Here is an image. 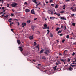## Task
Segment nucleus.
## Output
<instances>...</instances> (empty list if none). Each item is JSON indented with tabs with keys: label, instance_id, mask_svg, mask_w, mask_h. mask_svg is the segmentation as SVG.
<instances>
[{
	"label": "nucleus",
	"instance_id": "obj_27",
	"mask_svg": "<svg viewBox=\"0 0 76 76\" xmlns=\"http://www.w3.org/2000/svg\"><path fill=\"white\" fill-rule=\"evenodd\" d=\"M61 32H62V31H58V34L61 33Z\"/></svg>",
	"mask_w": 76,
	"mask_h": 76
},
{
	"label": "nucleus",
	"instance_id": "obj_29",
	"mask_svg": "<svg viewBox=\"0 0 76 76\" xmlns=\"http://www.w3.org/2000/svg\"><path fill=\"white\" fill-rule=\"evenodd\" d=\"M27 22L28 23H30L31 22V21H30V20H27Z\"/></svg>",
	"mask_w": 76,
	"mask_h": 76
},
{
	"label": "nucleus",
	"instance_id": "obj_5",
	"mask_svg": "<svg viewBox=\"0 0 76 76\" xmlns=\"http://www.w3.org/2000/svg\"><path fill=\"white\" fill-rule=\"evenodd\" d=\"M73 68L71 67H70L67 69V70H72Z\"/></svg>",
	"mask_w": 76,
	"mask_h": 76
},
{
	"label": "nucleus",
	"instance_id": "obj_13",
	"mask_svg": "<svg viewBox=\"0 0 76 76\" xmlns=\"http://www.w3.org/2000/svg\"><path fill=\"white\" fill-rule=\"evenodd\" d=\"M61 61H63V62H64V64H66V63L65 62H64V60H63V59H61Z\"/></svg>",
	"mask_w": 76,
	"mask_h": 76
},
{
	"label": "nucleus",
	"instance_id": "obj_17",
	"mask_svg": "<svg viewBox=\"0 0 76 76\" xmlns=\"http://www.w3.org/2000/svg\"><path fill=\"white\" fill-rule=\"evenodd\" d=\"M57 67V66H55V67H53V69H54V70H56L57 69H56V68Z\"/></svg>",
	"mask_w": 76,
	"mask_h": 76
},
{
	"label": "nucleus",
	"instance_id": "obj_33",
	"mask_svg": "<svg viewBox=\"0 0 76 76\" xmlns=\"http://www.w3.org/2000/svg\"><path fill=\"white\" fill-rule=\"evenodd\" d=\"M65 41V39H64L62 41V43H64V42Z\"/></svg>",
	"mask_w": 76,
	"mask_h": 76
},
{
	"label": "nucleus",
	"instance_id": "obj_10",
	"mask_svg": "<svg viewBox=\"0 0 76 76\" xmlns=\"http://www.w3.org/2000/svg\"><path fill=\"white\" fill-rule=\"evenodd\" d=\"M44 50L42 49L40 52V54H42V53H43V52H44Z\"/></svg>",
	"mask_w": 76,
	"mask_h": 76
},
{
	"label": "nucleus",
	"instance_id": "obj_4",
	"mask_svg": "<svg viewBox=\"0 0 76 76\" xmlns=\"http://www.w3.org/2000/svg\"><path fill=\"white\" fill-rule=\"evenodd\" d=\"M44 26L45 28H43V29H46V28H48V27H47V25L46 24H44Z\"/></svg>",
	"mask_w": 76,
	"mask_h": 76
},
{
	"label": "nucleus",
	"instance_id": "obj_39",
	"mask_svg": "<svg viewBox=\"0 0 76 76\" xmlns=\"http://www.w3.org/2000/svg\"><path fill=\"white\" fill-rule=\"evenodd\" d=\"M71 16H75V14H72Z\"/></svg>",
	"mask_w": 76,
	"mask_h": 76
},
{
	"label": "nucleus",
	"instance_id": "obj_24",
	"mask_svg": "<svg viewBox=\"0 0 76 76\" xmlns=\"http://www.w3.org/2000/svg\"><path fill=\"white\" fill-rule=\"evenodd\" d=\"M22 25L24 26H25L26 25V23H23L22 24Z\"/></svg>",
	"mask_w": 76,
	"mask_h": 76
},
{
	"label": "nucleus",
	"instance_id": "obj_51",
	"mask_svg": "<svg viewBox=\"0 0 76 76\" xmlns=\"http://www.w3.org/2000/svg\"><path fill=\"white\" fill-rule=\"evenodd\" d=\"M58 63H57V62L56 63V65H58Z\"/></svg>",
	"mask_w": 76,
	"mask_h": 76
},
{
	"label": "nucleus",
	"instance_id": "obj_7",
	"mask_svg": "<svg viewBox=\"0 0 76 76\" xmlns=\"http://www.w3.org/2000/svg\"><path fill=\"white\" fill-rule=\"evenodd\" d=\"M26 12H30V10L28 9H26L25 10Z\"/></svg>",
	"mask_w": 76,
	"mask_h": 76
},
{
	"label": "nucleus",
	"instance_id": "obj_8",
	"mask_svg": "<svg viewBox=\"0 0 76 76\" xmlns=\"http://www.w3.org/2000/svg\"><path fill=\"white\" fill-rule=\"evenodd\" d=\"M31 12L32 14H33L34 15L35 14V11H34V10H32L31 11Z\"/></svg>",
	"mask_w": 76,
	"mask_h": 76
},
{
	"label": "nucleus",
	"instance_id": "obj_18",
	"mask_svg": "<svg viewBox=\"0 0 76 76\" xmlns=\"http://www.w3.org/2000/svg\"><path fill=\"white\" fill-rule=\"evenodd\" d=\"M50 37H51V38H53V34L51 33H50Z\"/></svg>",
	"mask_w": 76,
	"mask_h": 76
},
{
	"label": "nucleus",
	"instance_id": "obj_52",
	"mask_svg": "<svg viewBox=\"0 0 76 76\" xmlns=\"http://www.w3.org/2000/svg\"><path fill=\"white\" fill-rule=\"evenodd\" d=\"M50 32V30H48V34Z\"/></svg>",
	"mask_w": 76,
	"mask_h": 76
},
{
	"label": "nucleus",
	"instance_id": "obj_12",
	"mask_svg": "<svg viewBox=\"0 0 76 76\" xmlns=\"http://www.w3.org/2000/svg\"><path fill=\"white\" fill-rule=\"evenodd\" d=\"M36 48H38V50H39V45H38L36 47Z\"/></svg>",
	"mask_w": 76,
	"mask_h": 76
},
{
	"label": "nucleus",
	"instance_id": "obj_31",
	"mask_svg": "<svg viewBox=\"0 0 76 76\" xmlns=\"http://www.w3.org/2000/svg\"><path fill=\"white\" fill-rule=\"evenodd\" d=\"M34 46H35V45H37V43H36V42H34Z\"/></svg>",
	"mask_w": 76,
	"mask_h": 76
},
{
	"label": "nucleus",
	"instance_id": "obj_34",
	"mask_svg": "<svg viewBox=\"0 0 76 76\" xmlns=\"http://www.w3.org/2000/svg\"><path fill=\"white\" fill-rule=\"evenodd\" d=\"M55 8L56 9L58 8V5H56V6L55 7Z\"/></svg>",
	"mask_w": 76,
	"mask_h": 76
},
{
	"label": "nucleus",
	"instance_id": "obj_54",
	"mask_svg": "<svg viewBox=\"0 0 76 76\" xmlns=\"http://www.w3.org/2000/svg\"><path fill=\"white\" fill-rule=\"evenodd\" d=\"M38 66H41V65L40 64H38Z\"/></svg>",
	"mask_w": 76,
	"mask_h": 76
},
{
	"label": "nucleus",
	"instance_id": "obj_35",
	"mask_svg": "<svg viewBox=\"0 0 76 76\" xmlns=\"http://www.w3.org/2000/svg\"><path fill=\"white\" fill-rule=\"evenodd\" d=\"M60 29V28H56V31H57L58 30H59V29Z\"/></svg>",
	"mask_w": 76,
	"mask_h": 76
},
{
	"label": "nucleus",
	"instance_id": "obj_46",
	"mask_svg": "<svg viewBox=\"0 0 76 76\" xmlns=\"http://www.w3.org/2000/svg\"><path fill=\"white\" fill-rule=\"evenodd\" d=\"M17 23H18V25H19L20 24L19 23V22H17Z\"/></svg>",
	"mask_w": 76,
	"mask_h": 76
},
{
	"label": "nucleus",
	"instance_id": "obj_26",
	"mask_svg": "<svg viewBox=\"0 0 76 76\" xmlns=\"http://www.w3.org/2000/svg\"><path fill=\"white\" fill-rule=\"evenodd\" d=\"M57 62H58V64H61V63L60 61H58V60H57Z\"/></svg>",
	"mask_w": 76,
	"mask_h": 76
},
{
	"label": "nucleus",
	"instance_id": "obj_42",
	"mask_svg": "<svg viewBox=\"0 0 76 76\" xmlns=\"http://www.w3.org/2000/svg\"><path fill=\"white\" fill-rule=\"evenodd\" d=\"M75 53L73 52V54H72V55L74 56V55H75Z\"/></svg>",
	"mask_w": 76,
	"mask_h": 76
},
{
	"label": "nucleus",
	"instance_id": "obj_37",
	"mask_svg": "<svg viewBox=\"0 0 76 76\" xmlns=\"http://www.w3.org/2000/svg\"><path fill=\"white\" fill-rule=\"evenodd\" d=\"M7 7H9V4H7Z\"/></svg>",
	"mask_w": 76,
	"mask_h": 76
},
{
	"label": "nucleus",
	"instance_id": "obj_3",
	"mask_svg": "<svg viewBox=\"0 0 76 76\" xmlns=\"http://www.w3.org/2000/svg\"><path fill=\"white\" fill-rule=\"evenodd\" d=\"M54 14L57 15V16H60L61 15L60 13H57L56 12H55L54 13Z\"/></svg>",
	"mask_w": 76,
	"mask_h": 76
},
{
	"label": "nucleus",
	"instance_id": "obj_59",
	"mask_svg": "<svg viewBox=\"0 0 76 76\" xmlns=\"http://www.w3.org/2000/svg\"><path fill=\"white\" fill-rule=\"evenodd\" d=\"M66 1H69L70 0H66Z\"/></svg>",
	"mask_w": 76,
	"mask_h": 76
},
{
	"label": "nucleus",
	"instance_id": "obj_25",
	"mask_svg": "<svg viewBox=\"0 0 76 76\" xmlns=\"http://www.w3.org/2000/svg\"><path fill=\"white\" fill-rule=\"evenodd\" d=\"M42 59H43V60H46V58H45V57H42Z\"/></svg>",
	"mask_w": 76,
	"mask_h": 76
},
{
	"label": "nucleus",
	"instance_id": "obj_61",
	"mask_svg": "<svg viewBox=\"0 0 76 76\" xmlns=\"http://www.w3.org/2000/svg\"><path fill=\"white\" fill-rule=\"evenodd\" d=\"M46 72H47V70H46L45 71V73H46Z\"/></svg>",
	"mask_w": 76,
	"mask_h": 76
},
{
	"label": "nucleus",
	"instance_id": "obj_38",
	"mask_svg": "<svg viewBox=\"0 0 76 76\" xmlns=\"http://www.w3.org/2000/svg\"><path fill=\"white\" fill-rule=\"evenodd\" d=\"M11 16H13L14 15V14L12 13L11 14Z\"/></svg>",
	"mask_w": 76,
	"mask_h": 76
},
{
	"label": "nucleus",
	"instance_id": "obj_40",
	"mask_svg": "<svg viewBox=\"0 0 76 76\" xmlns=\"http://www.w3.org/2000/svg\"><path fill=\"white\" fill-rule=\"evenodd\" d=\"M74 10V11L75 10L76 12V7H75Z\"/></svg>",
	"mask_w": 76,
	"mask_h": 76
},
{
	"label": "nucleus",
	"instance_id": "obj_15",
	"mask_svg": "<svg viewBox=\"0 0 76 76\" xmlns=\"http://www.w3.org/2000/svg\"><path fill=\"white\" fill-rule=\"evenodd\" d=\"M33 1L35 3V4H37V3H38V2H37V1L36 0H33Z\"/></svg>",
	"mask_w": 76,
	"mask_h": 76
},
{
	"label": "nucleus",
	"instance_id": "obj_2",
	"mask_svg": "<svg viewBox=\"0 0 76 76\" xmlns=\"http://www.w3.org/2000/svg\"><path fill=\"white\" fill-rule=\"evenodd\" d=\"M60 19H61L66 20V18L65 17H60Z\"/></svg>",
	"mask_w": 76,
	"mask_h": 76
},
{
	"label": "nucleus",
	"instance_id": "obj_53",
	"mask_svg": "<svg viewBox=\"0 0 76 76\" xmlns=\"http://www.w3.org/2000/svg\"><path fill=\"white\" fill-rule=\"evenodd\" d=\"M60 36H63V34H60Z\"/></svg>",
	"mask_w": 76,
	"mask_h": 76
},
{
	"label": "nucleus",
	"instance_id": "obj_28",
	"mask_svg": "<svg viewBox=\"0 0 76 76\" xmlns=\"http://www.w3.org/2000/svg\"><path fill=\"white\" fill-rule=\"evenodd\" d=\"M70 60H71V59H70V58H68V61H67L68 62H69V61H70Z\"/></svg>",
	"mask_w": 76,
	"mask_h": 76
},
{
	"label": "nucleus",
	"instance_id": "obj_44",
	"mask_svg": "<svg viewBox=\"0 0 76 76\" xmlns=\"http://www.w3.org/2000/svg\"><path fill=\"white\" fill-rule=\"evenodd\" d=\"M9 26H10V27H11V26H12V24L10 23V25H9Z\"/></svg>",
	"mask_w": 76,
	"mask_h": 76
},
{
	"label": "nucleus",
	"instance_id": "obj_23",
	"mask_svg": "<svg viewBox=\"0 0 76 76\" xmlns=\"http://www.w3.org/2000/svg\"><path fill=\"white\" fill-rule=\"evenodd\" d=\"M50 13H50L51 15H53V11H50Z\"/></svg>",
	"mask_w": 76,
	"mask_h": 76
},
{
	"label": "nucleus",
	"instance_id": "obj_41",
	"mask_svg": "<svg viewBox=\"0 0 76 76\" xmlns=\"http://www.w3.org/2000/svg\"><path fill=\"white\" fill-rule=\"evenodd\" d=\"M72 25H73V26H75V23H73Z\"/></svg>",
	"mask_w": 76,
	"mask_h": 76
},
{
	"label": "nucleus",
	"instance_id": "obj_63",
	"mask_svg": "<svg viewBox=\"0 0 76 76\" xmlns=\"http://www.w3.org/2000/svg\"><path fill=\"white\" fill-rule=\"evenodd\" d=\"M10 20H12V18H10L9 19Z\"/></svg>",
	"mask_w": 76,
	"mask_h": 76
},
{
	"label": "nucleus",
	"instance_id": "obj_57",
	"mask_svg": "<svg viewBox=\"0 0 76 76\" xmlns=\"http://www.w3.org/2000/svg\"><path fill=\"white\" fill-rule=\"evenodd\" d=\"M51 6H54V4H52Z\"/></svg>",
	"mask_w": 76,
	"mask_h": 76
},
{
	"label": "nucleus",
	"instance_id": "obj_20",
	"mask_svg": "<svg viewBox=\"0 0 76 76\" xmlns=\"http://www.w3.org/2000/svg\"><path fill=\"white\" fill-rule=\"evenodd\" d=\"M28 53H25L24 54L25 56H28Z\"/></svg>",
	"mask_w": 76,
	"mask_h": 76
},
{
	"label": "nucleus",
	"instance_id": "obj_36",
	"mask_svg": "<svg viewBox=\"0 0 76 76\" xmlns=\"http://www.w3.org/2000/svg\"><path fill=\"white\" fill-rule=\"evenodd\" d=\"M53 0H50V3H52V2H53Z\"/></svg>",
	"mask_w": 76,
	"mask_h": 76
},
{
	"label": "nucleus",
	"instance_id": "obj_58",
	"mask_svg": "<svg viewBox=\"0 0 76 76\" xmlns=\"http://www.w3.org/2000/svg\"><path fill=\"white\" fill-rule=\"evenodd\" d=\"M33 61H34V62H35V61H35V60H33Z\"/></svg>",
	"mask_w": 76,
	"mask_h": 76
},
{
	"label": "nucleus",
	"instance_id": "obj_6",
	"mask_svg": "<svg viewBox=\"0 0 76 76\" xmlns=\"http://www.w3.org/2000/svg\"><path fill=\"white\" fill-rule=\"evenodd\" d=\"M70 10H72V11L73 12L75 11V10H74V9H73V7H70Z\"/></svg>",
	"mask_w": 76,
	"mask_h": 76
},
{
	"label": "nucleus",
	"instance_id": "obj_48",
	"mask_svg": "<svg viewBox=\"0 0 76 76\" xmlns=\"http://www.w3.org/2000/svg\"><path fill=\"white\" fill-rule=\"evenodd\" d=\"M14 20H18V19H14Z\"/></svg>",
	"mask_w": 76,
	"mask_h": 76
},
{
	"label": "nucleus",
	"instance_id": "obj_19",
	"mask_svg": "<svg viewBox=\"0 0 76 76\" xmlns=\"http://www.w3.org/2000/svg\"><path fill=\"white\" fill-rule=\"evenodd\" d=\"M39 4H41V2H39L38 4H37L36 7L38 6L39 5Z\"/></svg>",
	"mask_w": 76,
	"mask_h": 76
},
{
	"label": "nucleus",
	"instance_id": "obj_62",
	"mask_svg": "<svg viewBox=\"0 0 76 76\" xmlns=\"http://www.w3.org/2000/svg\"><path fill=\"white\" fill-rule=\"evenodd\" d=\"M63 26L61 25V27L62 28H63Z\"/></svg>",
	"mask_w": 76,
	"mask_h": 76
},
{
	"label": "nucleus",
	"instance_id": "obj_45",
	"mask_svg": "<svg viewBox=\"0 0 76 76\" xmlns=\"http://www.w3.org/2000/svg\"><path fill=\"white\" fill-rule=\"evenodd\" d=\"M11 31H12V32H13V29L12 28V29H11Z\"/></svg>",
	"mask_w": 76,
	"mask_h": 76
},
{
	"label": "nucleus",
	"instance_id": "obj_50",
	"mask_svg": "<svg viewBox=\"0 0 76 76\" xmlns=\"http://www.w3.org/2000/svg\"><path fill=\"white\" fill-rule=\"evenodd\" d=\"M37 19V18H36L34 19V20H36Z\"/></svg>",
	"mask_w": 76,
	"mask_h": 76
},
{
	"label": "nucleus",
	"instance_id": "obj_16",
	"mask_svg": "<svg viewBox=\"0 0 76 76\" xmlns=\"http://www.w3.org/2000/svg\"><path fill=\"white\" fill-rule=\"evenodd\" d=\"M50 19H52V20H54L55 19V17H50Z\"/></svg>",
	"mask_w": 76,
	"mask_h": 76
},
{
	"label": "nucleus",
	"instance_id": "obj_21",
	"mask_svg": "<svg viewBox=\"0 0 76 76\" xmlns=\"http://www.w3.org/2000/svg\"><path fill=\"white\" fill-rule=\"evenodd\" d=\"M8 16H9V15H7L6 16H4V18H7V19H8Z\"/></svg>",
	"mask_w": 76,
	"mask_h": 76
},
{
	"label": "nucleus",
	"instance_id": "obj_49",
	"mask_svg": "<svg viewBox=\"0 0 76 76\" xmlns=\"http://www.w3.org/2000/svg\"><path fill=\"white\" fill-rule=\"evenodd\" d=\"M24 4H26V5L27 4V2H25L24 3Z\"/></svg>",
	"mask_w": 76,
	"mask_h": 76
},
{
	"label": "nucleus",
	"instance_id": "obj_56",
	"mask_svg": "<svg viewBox=\"0 0 76 76\" xmlns=\"http://www.w3.org/2000/svg\"><path fill=\"white\" fill-rule=\"evenodd\" d=\"M3 13V12H2L1 13L0 15H1L2 13Z\"/></svg>",
	"mask_w": 76,
	"mask_h": 76
},
{
	"label": "nucleus",
	"instance_id": "obj_9",
	"mask_svg": "<svg viewBox=\"0 0 76 76\" xmlns=\"http://www.w3.org/2000/svg\"><path fill=\"white\" fill-rule=\"evenodd\" d=\"M19 48L21 52L23 51V49H22V47H19Z\"/></svg>",
	"mask_w": 76,
	"mask_h": 76
},
{
	"label": "nucleus",
	"instance_id": "obj_11",
	"mask_svg": "<svg viewBox=\"0 0 76 76\" xmlns=\"http://www.w3.org/2000/svg\"><path fill=\"white\" fill-rule=\"evenodd\" d=\"M33 38H34V37H33L32 36H31L29 37V39H30V40H31V39H33Z\"/></svg>",
	"mask_w": 76,
	"mask_h": 76
},
{
	"label": "nucleus",
	"instance_id": "obj_30",
	"mask_svg": "<svg viewBox=\"0 0 76 76\" xmlns=\"http://www.w3.org/2000/svg\"><path fill=\"white\" fill-rule=\"evenodd\" d=\"M66 37V38L68 39L69 38V35H67Z\"/></svg>",
	"mask_w": 76,
	"mask_h": 76
},
{
	"label": "nucleus",
	"instance_id": "obj_22",
	"mask_svg": "<svg viewBox=\"0 0 76 76\" xmlns=\"http://www.w3.org/2000/svg\"><path fill=\"white\" fill-rule=\"evenodd\" d=\"M31 28H32V29H33V31H34V28H35V26H32L31 27Z\"/></svg>",
	"mask_w": 76,
	"mask_h": 76
},
{
	"label": "nucleus",
	"instance_id": "obj_55",
	"mask_svg": "<svg viewBox=\"0 0 76 76\" xmlns=\"http://www.w3.org/2000/svg\"><path fill=\"white\" fill-rule=\"evenodd\" d=\"M59 55L60 56H62V54L61 53H59Z\"/></svg>",
	"mask_w": 76,
	"mask_h": 76
},
{
	"label": "nucleus",
	"instance_id": "obj_60",
	"mask_svg": "<svg viewBox=\"0 0 76 76\" xmlns=\"http://www.w3.org/2000/svg\"><path fill=\"white\" fill-rule=\"evenodd\" d=\"M37 32H38V34H39L40 33V32H39V31H38Z\"/></svg>",
	"mask_w": 76,
	"mask_h": 76
},
{
	"label": "nucleus",
	"instance_id": "obj_1",
	"mask_svg": "<svg viewBox=\"0 0 76 76\" xmlns=\"http://www.w3.org/2000/svg\"><path fill=\"white\" fill-rule=\"evenodd\" d=\"M17 5H18V3H12L11 5V6L12 7H16V6H17Z\"/></svg>",
	"mask_w": 76,
	"mask_h": 76
},
{
	"label": "nucleus",
	"instance_id": "obj_47",
	"mask_svg": "<svg viewBox=\"0 0 76 76\" xmlns=\"http://www.w3.org/2000/svg\"><path fill=\"white\" fill-rule=\"evenodd\" d=\"M2 9H3V10H4V7H3L2 8Z\"/></svg>",
	"mask_w": 76,
	"mask_h": 76
},
{
	"label": "nucleus",
	"instance_id": "obj_32",
	"mask_svg": "<svg viewBox=\"0 0 76 76\" xmlns=\"http://www.w3.org/2000/svg\"><path fill=\"white\" fill-rule=\"evenodd\" d=\"M64 12V11H62L59 12V13H63Z\"/></svg>",
	"mask_w": 76,
	"mask_h": 76
},
{
	"label": "nucleus",
	"instance_id": "obj_43",
	"mask_svg": "<svg viewBox=\"0 0 76 76\" xmlns=\"http://www.w3.org/2000/svg\"><path fill=\"white\" fill-rule=\"evenodd\" d=\"M44 53L45 54H47V52H45Z\"/></svg>",
	"mask_w": 76,
	"mask_h": 76
},
{
	"label": "nucleus",
	"instance_id": "obj_14",
	"mask_svg": "<svg viewBox=\"0 0 76 76\" xmlns=\"http://www.w3.org/2000/svg\"><path fill=\"white\" fill-rule=\"evenodd\" d=\"M17 42H18V44H20V41L19 40H18Z\"/></svg>",
	"mask_w": 76,
	"mask_h": 76
},
{
	"label": "nucleus",
	"instance_id": "obj_64",
	"mask_svg": "<svg viewBox=\"0 0 76 76\" xmlns=\"http://www.w3.org/2000/svg\"><path fill=\"white\" fill-rule=\"evenodd\" d=\"M76 43V42H75V43H74L73 44L74 45Z\"/></svg>",
	"mask_w": 76,
	"mask_h": 76
}]
</instances>
